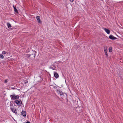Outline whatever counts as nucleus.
<instances>
[{
	"mask_svg": "<svg viewBox=\"0 0 123 123\" xmlns=\"http://www.w3.org/2000/svg\"><path fill=\"white\" fill-rule=\"evenodd\" d=\"M36 52L35 51H32L31 54L30 55H31L30 56V59H32L33 58H34L36 55L35 53Z\"/></svg>",
	"mask_w": 123,
	"mask_h": 123,
	"instance_id": "obj_1",
	"label": "nucleus"
},
{
	"mask_svg": "<svg viewBox=\"0 0 123 123\" xmlns=\"http://www.w3.org/2000/svg\"><path fill=\"white\" fill-rule=\"evenodd\" d=\"M110 39L112 40L116 39L117 38L112 35H111L109 37Z\"/></svg>",
	"mask_w": 123,
	"mask_h": 123,
	"instance_id": "obj_2",
	"label": "nucleus"
},
{
	"mask_svg": "<svg viewBox=\"0 0 123 123\" xmlns=\"http://www.w3.org/2000/svg\"><path fill=\"white\" fill-rule=\"evenodd\" d=\"M105 49H104V51L105 53V54L106 55L107 57L108 56V54H107V47L105 48V47L104 48Z\"/></svg>",
	"mask_w": 123,
	"mask_h": 123,
	"instance_id": "obj_3",
	"label": "nucleus"
},
{
	"mask_svg": "<svg viewBox=\"0 0 123 123\" xmlns=\"http://www.w3.org/2000/svg\"><path fill=\"white\" fill-rule=\"evenodd\" d=\"M54 76L55 78H57L59 77V75L56 72H54Z\"/></svg>",
	"mask_w": 123,
	"mask_h": 123,
	"instance_id": "obj_4",
	"label": "nucleus"
},
{
	"mask_svg": "<svg viewBox=\"0 0 123 123\" xmlns=\"http://www.w3.org/2000/svg\"><path fill=\"white\" fill-rule=\"evenodd\" d=\"M22 115H23L24 117H25L26 116V113L25 111H22L21 112Z\"/></svg>",
	"mask_w": 123,
	"mask_h": 123,
	"instance_id": "obj_5",
	"label": "nucleus"
},
{
	"mask_svg": "<svg viewBox=\"0 0 123 123\" xmlns=\"http://www.w3.org/2000/svg\"><path fill=\"white\" fill-rule=\"evenodd\" d=\"M11 99L12 100H15V95H11L10 96Z\"/></svg>",
	"mask_w": 123,
	"mask_h": 123,
	"instance_id": "obj_6",
	"label": "nucleus"
},
{
	"mask_svg": "<svg viewBox=\"0 0 123 123\" xmlns=\"http://www.w3.org/2000/svg\"><path fill=\"white\" fill-rule=\"evenodd\" d=\"M22 103L21 101H18V100H16V104L18 105H21Z\"/></svg>",
	"mask_w": 123,
	"mask_h": 123,
	"instance_id": "obj_7",
	"label": "nucleus"
},
{
	"mask_svg": "<svg viewBox=\"0 0 123 123\" xmlns=\"http://www.w3.org/2000/svg\"><path fill=\"white\" fill-rule=\"evenodd\" d=\"M25 57H26L28 59H30V56L31 55H30V54H26L25 55Z\"/></svg>",
	"mask_w": 123,
	"mask_h": 123,
	"instance_id": "obj_8",
	"label": "nucleus"
},
{
	"mask_svg": "<svg viewBox=\"0 0 123 123\" xmlns=\"http://www.w3.org/2000/svg\"><path fill=\"white\" fill-rule=\"evenodd\" d=\"M36 18L38 22L39 23H40L41 22V20L40 18V17L39 16H37Z\"/></svg>",
	"mask_w": 123,
	"mask_h": 123,
	"instance_id": "obj_9",
	"label": "nucleus"
},
{
	"mask_svg": "<svg viewBox=\"0 0 123 123\" xmlns=\"http://www.w3.org/2000/svg\"><path fill=\"white\" fill-rule=\"evenodd\" d=\"M104 29L107 34H110V31L109 30L105 28Z\"/></svg>",
	"mask_w": 123,
	"mask_h": 123,
	"instance_id": "obj_10",
	"label": "nucleus"
},
{
	"mask_svg": "<svg viewBox=\"0 0 123 123\" xmlns=\"http://www.w3.org/2000/svg\"><path fill=\"white\" fill-rule=\"evenodd\" d=\"M53 66V67H52L51 66L49 68L53 70H56V68L54 66Z\"/></svg>",
	"mask_w": 123,
	"mask_h": 123,
	"instance_id": "obj_11",
	"label": "nucleus"
},
{
	"mask_svg": "<svg viewBox=\"0 0 123 123\" xmlns=\"http://www.w3.org/2000/svg\"><path fill=\"white\" fill-rule=\"evenodd\" d=\"M11 109L13 112L14 113H15V109L12 108H11Z\"/></svg>",
	"mask_w": 123,
	"mask_h": 123,
	"instance_id": "obj_12",
	"label": "nucleus"
},
{
	"mask_svg": "<svg viewBox=\"0 0 123 123\" xmlns=\"http://www.w3.org/2000/svg\"><path fill=\"white\" fill-rule=\"evenodd\" d=\"M109 52H111L112 51V49L111 47H109Z\"/></svg>",
	"mask_w": 123,
	"mask_h": 123,
	"instance_id": "obj_13",
	"label": "nucleus"
},
{
	"mask_svg": "<svg viewBox=\"0 0 123 123\" xmlns=\"http://www.w3.org/2000/svg\"><path fill=\"white\" fill-rule=\"evenodd\" d=\"M7 25L8 28H10L11 27V25L9 23H7Z\"/></svg>",
	"mask_w": 123,
	"mask_h": 123,
	"instance_id": "obj_14",
	"label": "nucleus"
},
{
	"mask_svg": "<svg viewBox=\"0 0 123 123\" xmlns=\"http://www.w3.org/2000/svg\"><path fill=\"white\" fill-rule=\"evenodd\" d=\"M61 91V90H58V89H57L56 91V92H57L58 93H59Z\"/></svg>",
	"mask_w": 123,
	"mask_h": 123,
	"instance_id": "obj_15",
	"label": "nucleus"
},
{
	"mask_svg": "<svg viewBox=\"0 0 123 123\" xmlns=\"http://www.w3.org/2000/svg\"><path fill=\"white\" fill-rule=\"evenodd\" d=\"M59 93L60 95H63L64 94L63 92L61 91H60V92Z\"/></svg>",
	"mask_w": 123,
	"mask_h": 123,
	"instance_id": "obj_16",
	"label": "nucleus"
},
{
	"mask_svg": "<svg viewBox=\"0 0 123 123\" xmlns=\"http://www.w3.org/2000/svg\"><path fill=\"white\" fill-rule=\"evenodd\" d=\"M2 54L3 55H4L6 54H7V53L5 51H3L2 52Z\"/></svg>",
	"mask_w": 123,
	"mask_h": 123,
	"instance_id": "obj_17",
	"label": "nucleus"
},
{
	"mask_svg": "<svg viewBox=\"0 0 123 123\" xmlns=\"http://www.w3.org/2000/svg\"><path fill=\"white\" fill-rule=\"evenodd\" d=\"M0 57L1 58L3 59L4 57L3 55H2L1 54H0Z\"/></svg>",
	"mask_w": 123,
	"mask_h": 123,
	"instance_id": "obj_18",
	"label": "nucleus"
},
{
	"mask_svg": "<svg viewBox=\"0 0 123 123\" xmlns=\"http://www.w3.org/2000/svg\"><path fill=\"white\" fill-rule=\"evenodd\" d=\"M19 96L18 95H17L16 96V99H18L19 98Z\"/></svg>",
	"mask_w": 123,
	"mask_h": 123,
	"instance_id": "obj_19",
	"label": "nucleus"
},
{
	"mask_svg": "<svg viewBox=\"0 0 123 123\" xmlns=\"http://www.w3.org/2000/svg\"><path fill=\"white\" fill-rule=\"evenodd\" d=\"M7 82H8V81H7V80H5V83H6Z\"/></svg>",
	"mask_w": 123,
	"mask_h": 123,
	"instance_id": "obj_20",
	"label": "nucleus"
},
{
	"mask_svg": "<svg viewBox=\"0 0 123 123\" xmlns=\"http://www.w3.org/2000/svg\"><path fill=\"white\" fill-rule=\"evenodd\" d=\"M13 7L14 8V11L15 12V7L14 6V5H13Z\"/></svg>",
	"mask_w": 123,
	"mask_h": 123,
	"instance_id": "obj_21",
	"label": "nucleus"
},
{
	"mask_svg": "<svg viewBox=\"0 0 123 123\" xmlns=\"http://www.w3.org/2000/svg\"><path fill=\"white\" fill-rule=\"evenodd\" d=\"M18 13V12L16 8V13Z\"/></svg>",
	"mask_w": 123,
	"mask_h": 123,
	"instance_id": "obj_22",
	"label": "nucleus"
},
{
	"mask_svg": "<svg viewBox=\"0 0 123 123\" xmlns=\"http://www.w3.org/2000/svg\"><path fill=\"white\" fill-rule=\"evenodd\" d=\"M25 123H30L29 121H27V122Z\"/></svg>",
	"mask_w": 123,
	"mask_h": 123,
	"instance_id": "obj_23",
	"label": "nucleus"
},
{
	"mask_svg": "<svg viewBox=\"0 0 123 123\" xmlns=\"http://www.w3.org/2000/svg\"><path fill=\"white\" fill-rule=\"evenodd\" d=\"M74 0H70V1L71 2H73V1H74Z\"/></svg>",
	"mask_w": 123,
	"mask_h": 123,
	"instance_id": "obj_24",
	"label": "nucleus"
},
{
	"mask_svg": "<svg viewBox=\"0 0 123 123\" xmlns=\"http://www.w3.org/2000/svg\"><path fill=\"white\" fill-rule=\"evenodd\" d=\"M26 82H27V81H26Z\"/></svg>",
	"mask_w": 123,
	"mask_h": 123,
	"instance_id": "obj_25",
	"label": "nucleus"
},
{
	"mask_svg": "<svg viewBox=\"0 0 123 123\" xmlns=\"http://www.w3.org/2000/svg\"><path fill=\"white\" fill-rule=\"evenodd\" d=\"M26 82H27V81H26Z\"/></svg>",
	"mask_w": 123,
	"mask_h": 123,
	"instance_id": "obj_26",
	"label": "nucleus"
}]
</instances>
